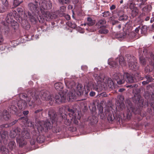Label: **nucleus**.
Wrapping results in <instances>:
<instances>
[{"mask_svg": "<svg viewBox=\"0 0 154 154\" xmlns=\"http://www.w3.org/2000/svg\"><path fill=\"white\" fill-rule=\"evenodd\" d=\"M2 3L6 7H7L8 5V1H2Z\"/></svg>", "mask_w": 154, "mask_h": 154, "instance_id": "60", "label": "nucleus"}, {"mask_svg": "<svg viewBox=\"0 0 154 154\" xmlns=\"http://www.w3.org/2000/svg\"><path fill=\"white\" fill-rule=\"evenodd\" d=\"M116 12L118 16V18L119 17L124 15L123 11L121 9H118L116 10Z\"/></svg>", "mask_w": 154, "mask_h": 154, "instance_id": "45", "label": "nucleus"}, {"mask_svg": "<svg viewBox=\"0 0 154 154\" xmlns=\"http://www.w3.org/2000/svg\"><path fill=\"white\" fill-rule=\"evenodd\" d=\"M63 107L66 111L68 112V114L67 115L65 113H62L58 118L57 120L56 121V124L55 127L56 129H61L62 131L64 128L63 126L60 127V124L62 122H64V124L67 125H70L71 124H74L75 125H77L78 124V120H79L81 118V116L79 115V113L76 112V108L72 106H69L65 105L63 106Z\"/></svg>", "mask_w": 154, "mask_h": 154, "instance_id": "1", "label": "nucleus"}, {"mask_svg": "<svg viewBox=\"0 0 154 154\" xmlns=\"http://www.w3.org/2000/svg\"><path fill=\"white\" fill-rule=\"evenodd\" d=\"M84 89L82 84H78L76 86V91L74 89L72 92L70 91L68 94L67 96L69 101H73L76 100L78 96H81L83 94Z\"/></svg>", "mask_w": 154, "mask_h": 154, "instance_id": "5", "label": "nucleus"}, {"mask_svg": "<svg viewBox=\"0 0 154 154\" xmlns=\"http://www.w3.org/2000/svg\"><path fill=\"white\" fill-rule=\"evenodd\" d=\"M118 100L117 103H121L124 102V97L122 95H119L118 96Z\"/></svg>", "mask_w": 154, "mask_h": 154, "instance_id": "51", "label": "nucleus"}, {"mask_svg": "<svg viewBox=\"0 0 154 154\" xmlns=\"http://www.w3.org/2000/svg\"><path fill=\"white\" fill-rule=\"evenodd\" d=\"M6 11L5 8L3 6H0V13H3Z\"/></svg>", "mask_w": 154, "mask_h": 154, "instance_id": "58", "label": "nucleus"}, {"mask_svg": "<svg viewBox=\"0 0 154 154\" xmlns=\"http://www.w3.org/2000/svg\"><path fill=\"white\" fill-rule=\"evenodd\" d=\"M138 85L136 84H131L127 86V87H130V88H137Z\"/></svg>", "mask_w": 154, "mask_h": 154, "instance_id": "59", "label": "nucleus"}, {"mask_svg": "<svg viewBox=\"0 0 154 154\" xmlns=\"http://www.w3.org/2000/svg\"><path fill=\"white\" fill-rule=\"evenodd\" d=\"M15 42L16 41L15 40L9 43L10 45L12 47H14L16 46V45L14 44Z\"/></svg>", "mask_w": 154, "mask_h": 154, "instance_id": "61", "label": "nucleus"}, {"mask_svg": "<svg viewBox=\"0 0 154 154\" xmlns=\"http://www.w3.org/2000/svg\"><path fill=\"white\" fill-rule=\"evenodd\" d=\"M141 103V104H143V100H140V98L139 97V96H138V97L137 98V100L136 101V103Z\"/></svg>", "mask_w": 154, "mask_h": 154, "instance_id": "62", "label": "nucleus"}, {"mask_svg": "<svg viewBox=\"0 0 154 154\" xmlns=\"http://www.w3.org/2000/svg\"><path fill=\"white\" fill-rule=\"evenodd\" d=\"M63 16H64L67 20H69L70 19V16L69 15L64 14H63Z\"/></svg>", "mask_w": 154, "mask_h": 154, "instance_id": "57", "label": "nucleus"}, {"mask_svg": "<svg viewBox=\"0 0 154 154\" xmlns=\"http://www.w3.org/2000/svg\"><path fill=\"white\" fill-rule=\"evenodd\" d=\"M10 115L9 114L7 110H4L3 111L2 114L0 116V118L2 119H3L5 120L8 121L10 119Z\"/></svg>", "mask_w": 154, "mask_h": 154, "instance_id": "25", "label": "nucleus"}, {"mask_svg": "<svg viewBox=\"0 0 154 154\" xmlns=\"http://www.w3.org/2000/svg\"><path fill=\"white\" fill-rule=\"evenodd\" d=\"M154 55L151 54L150 55V57L148 59V61H149L150 64L149 66L147 67L146 69H149V71L150 72H152L154 69Z\"/></svg>", "mask_w": 154, "mask_h": 154, "instance_id": "19", "label": "nucleus"}, {"mask_svg": "<svg viewBox=\"0 0 154 154\" xmlns=\"http://www.w3.org/2000/svg\"><path fill=\"white\" fill-rule=\"evenodd\" d=\"M17 105L20 109H25L27 106V103L23 100H19L17 103Z\"/></svg>", "mask_w": 154, "mask_h": 154, "instance_id": "27", "label": "nucleus"}, {"mask_svg": "<svg viewBox=\"0 0 154 154\" xmlns=\"http://www.w3.org/2000/svg\"><path fill=\"white\" fill-rule=\"evenodd\" d=\"M88 120H90L91 122L94 123H96L98 122L97 117L95 116L89 117L88 118Z\"/></svg>", "mask_w": 154, "mask_h": 154, "instance_id": "37", "label": "nucleus"}, {"mask_svg": "<svg viewBox=\"0 0 154 154\" xmlns=\"http://www.w3.org/2000/svg\"><path fill=\"white\" fill-rule=\"evenodd\" d=\"M145 1V2H146V1ZM146 4H146L143 5V6L142 7H143L142 10L143 12H145L146 13H148L151 11L152 9V7L150 5H147L143 7Z\"/></svg>", "mask_w": 154, "mask_h": 154, "instance_id": "32", "label": "nucleus"}, {"mask_svg": "<svg viewBox=\"0 0 154 154\" xmlns=\"http://www.w3.org/2000/svg\"><path fill=\"white\" fill-rule=\"evenodd\" d=\"M38 2L35 1V4L32 3L29 4L28 8L30 11H29L27 13H25L26 17L29 19V16L28 14L29 13L32 15H36V14H39L40 12V8L38 7Z\"/></svg>", "mask_w": 154, "mask_h": 154, "instance_id": "7", "label": "nucleus"}, {"mask_svg": "<svg viewBox=\"0 0 154 154\" xmlns=\"http://www.w3.org/2000/svg\"><path fill=\"white\" fill-rule=\"evenodd\" d=\"M19 120H21L22 122H23V123L25 124V123H27L28 122V118L26 117H21L19 118L18 119Z\"/></svg>", "mask_w": 154, "mask_h": 154, "instance_id": "53", "label": "nucleus"}, {"mask_svg": "<svg viewBox=\"0 0 154 154\" xmlns=\"http://www.w3.org/2000/svg\"><path fill=\"white\" fill-rule=\"evenodd\" d=\"M65 83L66 87L69 89H70L69 92H72L74 88L75 87V83L72 80L69 79H65Z\"/></svg>", "mask_w": 154, "mask_h": 154, "instance_id": "16", "label": "nucleus"}, {"mask_svg": "<svg viewBox=\"0 0 154 154\" xmlns=\"http://www.w3.org/2000/svg\"><path fill=\"white\" fill-rule=\"evenodd\" d=\"M131 10V15L133 17H134L137 14L138 10L137 8H134Z\"/></svg>", "mask_w": 154, "mask_h": 154, "instance_id": "40", "label": "nucleus"}, {"mask_svg": "<svg viewBox=\"0 0 154 154\" xmlns=\"http://www.w3.org/2000/svg\"><path fill=\"white\" fill-rule=\"evenodd\" d=\"M124 79L125 81L129 83H131L137 81L133 75L128 73H124Z\"/></svg>", "mask_w": 154, "mask_h": 154, "instance_id": "18", "label": "nucleus"}, {"mask_svg": "<svg viewBox=\"0 0 154 154\" xmlns=\"http://www.w3.org/2000/svg\"><path fill=\"white\" fill-rule=\"evenodd\" d=\"M106 21L105 19H103L99 20L97 23V25L100 26V28L103 27V26H106L104 25L106 24Z\"/></svg>", "mask_w": 154, "mask_h": 154, "instance_id": "36", "label": "nucleus"}, {"mask_svg": "<svg viewBox=\"0 0 154 154\" xmlns=\"http://www.w3.org/2000/svg\"><path fill=\"white\" fill-rule=\"evenodd\" d=\"M29 20L33 24H35L38 21L40 23H42L45 22V18H43L45 17V18L46 17L44 16V15L42 14V15H41L40 12L38 14H36V15L34 14L33 15H31L30 13H29Z\"/></svg>", "mask_w": 154, "mask_h": 154, "instance_id": "9", "label": "nucleus"}, {"mask_svg": "<svg viewBox=\"0 0 154 154\" xmlns=\"http://www.w3.org/2000/svg\"><path fill=\"white\" fill-rule=\"evenodd\" d=\"M118 106L119 108L120 109V110H122L125 108V105L124 102L121 103H117Z\"/></svg>", "mask_w": 154, "mask_h": 154, "instance_id": "47", "label": "nucleus"}, {"mask_svg": "<svg viewBox=\"0 0 154 154\" xmlns=\"http://www.w3.org/2000/svg\"><path fill=\"white\" fill-rule=\"evenodd\" d=\"M145 78L146 79V81L149 83L153 81L154 79L150 75L147 74L145 76Z\"/></svg>", "mask_w": 154, "mask_h": 154, "instance_id": "44", "label": "nucleus"}, {"mask_svg": "<svg viewBox=\"0 0 154 154\" xmlns=\"http://www.w3.org/2000/svg\"><path fill=\"white\" fill-rule=\"evenodd\" d=\"M54 87L57 91H62L63 90V86L62 83L59 82L55 83L54 85Z\"/></svg>", "mask_w": 154, "mask_h": 154, "instance_id": "29", "label": "nucleus"}, {"mask_svg": "<svg viewBox=\"0 0 154 154\" xmlns=\"http://www.w3.org/2000/svg\"><path fill=\"white\" fill-rule=\"evenodd\" d=\"M21 26L22 27L26 30H29L30 27V25L27 21L24 20L21 21Z\"/></svg>", "mask_w": 154, "mask_h": 154, "instance_id": "28", "label": "nucleus"}, {"mask_svg": "<svg viewBox=\"0 0 154 154\" xmlns=\"http://www.w3.org/2000/svg\"><path fill=\"white\" fill-rule=\"evenodd\" d=\"M40 95L41 98L43 100L51 101L52 100V96L47 91L44 90L41 91Z\"/></svg>", "mask_w": 154, "mask_h": 154, "instance_id": "15", "label": "nucleus"}, {"mask_svg": "<svg viewBox=\"0 0 154 154\" xmlns=\"http://www.w3.org/2000/svg\"><path fill=\"white\" fill-rule=\"evenodd\" d=\"M43 112V109L41 108L35 110L34 114V115L36 119L35 121L38 120L40 121L37 119L42 116ZM35 122L36 123V121H35Z\"/></svg>", "mask_w": 154, "mask_h": 154, "instance_id": "24", "label": "nucleus"}, {"mask_svg": "<svg viewBox=\"0 0 154 154\" xmlns=\"http://www.w3.org/2000/svg\"><path fill=\"white\" fill-rule=\"evenodd\" d=\"M94 76L95 77L97 85H95L94 83L92 81L86 82L84 85L85 90L88 91L91 89L95 90L98 92H101L104 88L103 83L108 84L109 82L111 80V78L105 77L103 75L101 74L98 75L95 74Z\"/></svg>", "mask_w": 154, "mask_h": 154, "instance_id": "3", "label": "nucleus"}, {"mask_svg": "<svg viewBox=\"0 0 154 154\" xmlns=\"http://www.w3.org/2000/svg\"><path fill=\"white\" fill-rule=\"evenodd\" d=\"M140 63L143 65H146L147 62V60L143 57H140Z\"/></svg>", "mask_w": 154, "mask_h": 154, "instance_id": "48", "label": "nucleus"}, {"mask_svg": "<svg viewBox=\"0 0 154 154\" xmlns=\"http://www.w3.org/2000/svg\"><path fill=\"white\" fill-rule=\"evenodd\" d=\"M0 27H1L2 31L0 32H2L3 31L5 33H7L9 30V29L8 26L5 25L4 23L2 22L0 23Z\"/></svg>", "mask_w": 154, "mask_h": 154, "instance_id": "30", "label": "nucleus"}, {"mask_svg": "<svg viewBox=\"0 0 154 154\" xmlns=\"http://www.w3.org/2000/svg\"><path fill=\"white\" fill-rule=\"evenodd\" d=\"M112 79L113 80H115L118 85H121L123 84L125 82L124 74L122 75L119 72L116 73L113 75Z\"/></svg>", "mask_w": 154, "mask_h": 154, "instance_id": "14", "label": "nucleus"}, {"mask_svg": "<svg viewBox=\"0 0 154 154\" xmlns=\"http://www.w3.org/2000/svg\"><path fill=\"white\" fill-rule=\"evenodd\" d=\"M126 35V33L124 32L117 34L116 37V38H124Z\"/></svg>", "mask_w": 154, "mask_h": 154, "instance_id": "43", "label": "nucleus"}, {"mask_svg": "<svg viewBox=\"0 0 154 154\" xmlns=\"http://www.w3.org/2000/svg\"><path fill=\"white\" fill-rule=\"evenodd\" d=\"M109 64L111 66V67H116L118 66L117 63L114 61H112L109 62Z\"/></svg>", "mask_w": 154, "mask_h": 154, "instance_id": "50", "label": "nucleus"}, {"mask_svg": "<svg viewBox=\"0 0 154 154\" xmlns=\"http://www.w3.org/2000/svg\"><path fill=\"white\" fill-rule=\"evenodd\" d=\"M100 28L98 32L100 34H106L107 33L109 32V30L106 29V26H103V27Z\"/></svg>", "mask_w": 154, "mask_h": 154, "instance_id": "35", "label": "nucleus"}, {"mask_svg": "<svg viewBox=\"0 0 154 154\" xmlns=\"http://www.w3.org/2000/svg\"><path fill=\"white\" fill-rule=\"evenodd\" d=\"M8 111L13 114L17 115L18 114V109L17 107L14 105H10L8 108Z\"/></svg>", "mask_w": 154, "mask_h": 154, "instance_id": "26", "label": "nucleus"}, {"mask_svg": "<svg viewBox=\"0 0 154 154\" xmlns=\"http://www.w3.org/2000/svg\"><path fill=\"white\" fill-rule=\"evenodd\" d=\"M37 135H35V134H33V135L30 140V143L31 145H33L35 144L36 142V138Z\"/></svg>", "mask_w": 154, "mask_h": 154, "instance_id": "42", "label": "nucleus"}, {"mask_svg": "<svg viewBox=\"0 0 154 154\" xmlns=\"http://www.w3.org/2000/svg\"><path fill=\"white\" fill-rule=\"evenodd\" d=\"M48 115L50 118V120L47 119L45 121H39L38 120L36 121V125L37 126V129L41 131L43 130L45 131L52 129L53 132L56 133L59 132L61 129L58 128L57 129L55 126L56 121L60 115L57 116L54 112V110L52 109H49Z\"/></svg>", "mask_w": 154, "mask_h": 154, "instance_id": "2", "label": "nucleus"}, {"mask_svg": "<svg viewBox=\"0 0 154 154\" xmlns=\"http://www.w3.org/2000/svg\"><path fill=\"white\" fill-rule=\"evenodd\" d=\"M145 4L146 2L145 1H136L134 3L133 2L130 3L129 8L131 10L133 9L134 8H137L135 7L136 5L138 6L140 8H141Z\"/></svg>", "mask_w": 154, "mask_h": 154, "instance_id": "17", "label": "nucleus"}, {"mask_svg": "<svg viewBox=\"0 0 154 154\" xmlns=\"http://www.w3.org/2000/svg\"><path fill=\"white\" fill-rule=\"evenodd\" d=\"M23 2V1L20 2L19 1H14L13 5L14 7L18 6L20 4Z\"/></svg>", "mask_w": 154, "mask_h": 154, "instance_id": "55", "label": "nucleus"}, {"mask_svg": "<svg viewBox=\"0 0 154 154\" xmlns=\"http://www.w3.org/2000/svg\"><path fill=\"white\" fill-rule=\"evenodd\" d=\"M127 61L130 69L134 71H136L138 69L139 66L137 63V60L134 57H129L128 58Z\"/></svg>", "mask_w": 154, "mask_h": 154, "instance_id": "11", "label": "nucleus"}, {"mask_svg": "<svg viewBox=\"0 0 154 154\" xmlns=\"http://www.w3.org/2000/svg\"><path fill=\"white\" fill-rule=\"evenodd\" d=\"M20 97L24 99H26L29 106L34 107L35 104H41L38 94L36 93L33 90H30L28 92V95L25 93L21 94Z\"/></svg>", "mask_w": 154, "mask_h": 154, "instance_id": "4", "label": "nucleus"}, {"mask_svg": "<svg viewBox=\"0 0 154 154\" xmlns=\"http://www.w3.org/2000/svg\"><path fill=\"white\" fill-rule=\"evenodd\" d=\"M67 91V90L65 91V94L63 93L61 94L60 93H59L56 94L54 97L56 103L59 104L62 103H65L66 100V94Z\"/></svg>", "mask_w": 154, "mask_h": 154, "instance_id": "13", "label": "nucleus"}, {"mask_svg": "<svg viewBox=\"0 0 154 154\" xmlns=\"http://www.w3.org/2000/svg\"><path fill=\"white\" fill-rule=\"evenodd\" d=\"M39 5L40 11L44 15L47 11L45 10L51 9L52 7V4L50 1H39Z\"/></svg>", "mask_w": 154, "mask_h": 154, "instance_id": "8", "label": "nucleus"}, {"mask_svg": "<svg viewBox=\"0 0 154 154\" xmlns=\"http://www.w3.org/2000/svg\"><path fill=\"white\" fill-rule=\"evenodd\" d=\"M127 111L128 112L127 114V117L129 116L130 117L131 115L132 112L135 114H140V109L134 108L133 106L131 107L130 109H128Z\"/></svg>", "mask_w": 154, "mask_h": 154, "instance_id": "21", "label": "nucleus"}, {"mask_svg": "<svg viewBox=\"0 0 154 154\" xmlns=\"http://www.w3.org/2000/svg\"><path fill=\"white\" fill-rule=\"evenodd\" d=\"M132 26V22L131 21H129L127 22L125 25V27H127V29H129Z\"/></svg>", "mask_w": 154, "mask_h": 154, "instance_id": "54", "label": "nucleus"}, {"mask_svg": "<svg viewBox=\"0 0 154 154\" xmlns=\"http://www.w3.org/2000/svg\"><path fill=\"white\" fill-rule=\"evenodd\" d=\"M140 31L142 34H145L147 31V29L146 26H143L140 28Z\"/></svg>", "mask_w": 154, "mask_h": 154, "instance_id": "52", "label": "nucleus"}, {"mask_svg": "<svg viewBox=\"0 0 154 154\" xmlns=\"http://www.w3.org/2000/svg\"><path fill=\"white\" fill-rule=\"evenodd\" d=\"M103 108L101 107L99 111L98 115L100 116V118L102 119H105L106 116V115L103 113Z\"/></svg>", "mask_w": 154, "mask_h": 154, "instance_id": "38", "label": "nucleus"}, {"mask_svg": "<svg viewBox=\"0 0 154 154\" xmlns=\"http://www.w3.org/2000/svg\"><path fill=\"white\" fill-rule=\"evenodd\" d=\"M68 25L69 26L72 28H75L77 26V25L75 23L72 21L68 22Z\"/></svg>", "mask_w": 154, "mask_h": 154, "instance_id": "49", "label": "nucleus"}, {"mask_svg": "<svg viewBox=\"0 0 154 154\" xmlns=\"http://www.w3.org/2000/svg\"><path fill=\"white\" fill-rule=\"evenodd\" d=\"M103 16L104 17H107L110 16L111 13L108 11H105L103 13Z\"/></svg>", "mask_w": 154, "mask_h": 154, "instance_id": "56", "label": "nucleus"}, {"mask_svg": "<svg viewBox=\"0 0 154 154\" xmlns=\"http://www.w3.org/2000/svg\"><path fill=\"white\" fill-rule=\"evenodd\" d=\"M0 150L1 152L3 154H6L9 152V150L5 146H1Z\"/></svg>", "mask_w": 154, "mask_h": 154, "instance_id": "41", "label": "nucleus"}, {"mask_svg": "<svg viewBox=\"0 0 154 154\" xmlns=\"http://www.w3.org/2000/svg\"><path fill=\"white\" fill-rule=\"evenodd\" d=\"M28 124L29 126H30V127H33L34 128H36L38 130V132H36V131L35 132V131H34V134H35L36 135H37L36 138V142L38 143H43L45 140V137L43 135H41L40 134H39L40 133V132L44 131L45 132H46V131H45L43 130L41 131L38 130L37 129V126H36V124H35V126H34V122H30V123H29Z\"/></svg>", "mask_w": 154, "mask_h": 154, "instance_id": "10", "label": "nucleus"}, {"mask_svg": "<svg viewBox=\"0 0 154 154\" xmlns=\"http://www.w3.org/2000/svg\"><path fill=\"white\" fill-rule=\"evenodd\" d=\"M95 23L94 20H93L91 18L88 17L87 18L88 25L89 26H92L94 25Z\"/></svg>", "mask_w": 154, "mask_h": 154, "instance_id": "39", "label": "nucleus"}, {"mask_svg": "<svg viewBox=\"0 0 154 154\" xmlns=\"http://www.w3.org/2000/svg\"><path fill=\"white\" fill-rule=\"evenodd\" d=\"M106 116H107V119L109 121H113L115 119V117L112 111L110 110L109 109H107L105 111Z\"/></svg>", "mask_w": 154, "mask_h": 154, "instance_id": "20", "label": "nucleus"}, {"mask_svg": "<svg viewBox=\"0 0 154 154\" xmlns=\"http://www.w3.org/2000/svg\"><path fill=\"white\" fill-rule=\"evenodd\" d=\"M8 146L11 150L14 149L16 146L15 142L14 140H11L8 143Z\"/></svg>", "mask_w": 154, "mask_h": 154, "instance_id": "33", "label": "nucleus"}, {"mask_svg": "<svg viewBox=\"0 0 154 154\" xmlns=\"http://www.w3.org/2000/svg\"><path fill=\"white\" fill-rule=\"evenodd\" d=\"M128 17L126 15L122 16L118 18V19L120 21H124L128 20Z\"/></svg>", "mask_w": 154, "mask_h": 154, "instance_id": "46", "label": "nucleus"}, {"mask_svg": "<svg viewBox=\"0 0 154 154\" xmlns=\"http://www.w3.org/2000/svg\"><path fill=\"white\" fill-rule=\"evenodd\" d=\"M44 16L46 17V20L50 19H55L57 17V15L55 13L47 12L44 14Z\"/></svg>", "mask_w": 154, "mask_h": 154, "instance_id": "23", "label": "nucleus"}, {"mask_svg": "<svg viewBox=\"0 0 154 154\" xmlns=\"http://www.w3.org/2000/svg\"><path fill=\"white\" fill-rule=\"evenodd\" d=\"M150 105L151 107V108L150 109L152 110V109L154 110L153 112H154V100L153 101V102H152L150 103Z\"/></svg>", "mask_w": 154, "mask_h": 154, "instance_id": "63", "label": "nucleus"}, {"mask_svg": "<svg viewBox=\"0 0 154 154\" xmlns=\"http://www.w3.org/2000/svg\"><path fill=\"white\" fill-rule=\"evenodd\" d=\"M17 121L18 120H15L11 123H9V124H2L0 126V128H7L9 127H11L14 125L17 122Z\"/></svg>", "mask_w": 154, "mask_h": 154, "instance_id": "31", "label": "nucleus"}, {"mask_svg": "<svg viewBox=\"0 0 154 154\" xmlns=\"http://www.w3.org/2000/svg\"><path fill=\"white\" fill-rule=\"evenodd\" d=\"M30 137L29 133L27 131L24 130L21 132L20 136L17 137V142L19 144L20 147H22L26 143L25 139H28Z\"/></svg>", "mask_w": 154, "mask_h": 154, "instance_id": "6", "label": "nucleus"}, {"mask_svg": "<svg viewBox=\"0 0 154 154\" xmlns=\"http://www.w3.org/2000/svg\"><path fill=\"white\" fill-rule=\"evenodd\" d=\"M14 16L12 13H8L5 18L6 22L8 23H11L13 28L15 30H16L18 28V25L17 22L15 21L14 18Z\"/></svg>", "mask_w": 154, "mask_h": 154, "instance_id": "12", "label": "nucleus"}, {"mask_svg": "<svg viewBox=\"0 0 154 154\" xmlns=\"http://www.w3.org/2000/svg\"><path fill=\"white\" fill-rule=\"evenodd\" d=\"M21 133V129L18 128L12 130L10 131V137L12 138H14L17 136L16 138L20 136ZM17 138H16V139Z\"/></svg>", "mask_w": 154, "mask_h": 154, "instance_id": "22", "label": "nucleus"}, {"mask_svg": "<svg viewBox=\"0 0 154 154\" xmlns=\"http://www.w3.org/2000/svg\"><path fill=\"white\" fill-rule=\"evenodd\" d=\"M81 69L83 70L86 71L87 70L88 67L86 66H82L81 67Z\"/></svg>", "mask_w": 154, "mask_h": 154, "instance_id": "64", "label": "nucleus"}, {"mask_svg": "<svg viewBox=\"0 0 154 154\" xmlns=\"http://www.w3.org/2000/svg\"><path fill=\"white\" fill-rule=\"evenodd\" d=\"M116 60V61H118L120 65L122 66H124L126 65L124 58L122 56H120L119 58H117Z\"/></svg>", "mask_w": 154, "mask_h": 154, "instance_id": "34", "label": "nucleus"}]
</instances>
